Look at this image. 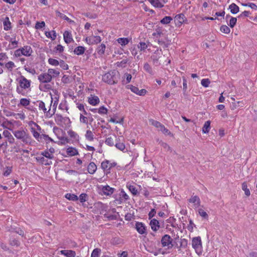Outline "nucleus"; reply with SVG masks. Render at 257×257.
I'll return each instance as SVG.
<instances>
[{"label": "nucleus", "mask_w": 257, "mask_h": 257, "mask_svg": "<svg viewBox=\"0 0 257 257\" xmlns=\"http://www.w3.org/2000/svg\"><path fill=\"white\" fill-rule=\"evenodd\" d=\"M119 78V72L116 70H111L102 76V80L110 85L117 83Z\"/></svg>", "instance_id": "1"}, {"label": "nucleus", "mask_w": 257, "mask_h": 257, "mask_svg": "<svg viewBox=\"0 0 257 257\" xmlns=\"http://www.w3.org/2000/svg\"><path fill=\"white\" fill-rule=\"evenodd\" d=\"M19 85L17 86L16 90L19 94H24L23 90L30 88L31 81L27 79L24 76H21L17 79Z\"/></svg>", "instance_id": "2"}, {"label": "nucleus", "mask_w": 257, "mask_h": 257, "mask_svg": "<svg viewBox=\"0 0 257 257\" xmlns=\"http://www.w3.org/2000/svg\"><path fill=\"white\" fill-rule=\"evenodd\" d=\"M52 102L53 98L51 97V103L47 107H46L45 103L41 100H37L36 103L40 110H42L44 113L46 114L47 117H51L55 113L54 111H51V107Z\"/></svg>", "instance_id": "3"}, {"label": "nucleus", "mask_w": 257, "mask_h": 257, "mask_svg": "<svg viewBox=\"0 0 257 257\" xmlns=\"http://www.w3.org/2000/svg\"><path fill=\"white\" fill-rule=\"evenodd\" d=\"M85 43L89 45L99 44L102 41L101 38L99 36H90L86 37L84 40Z\"/></svg>", "instance_id": "4"}, {"label": "nucleus", "mask_w": 257, "mask_h": 257, "mask_svg": "<svg viewBox=\"0 0 257 257\" xmlns=\"http://www.w3.org/2000/svg\"><path fill=\"white\" fill-rule=\"evenodd\" d=\"M152 124L156 127L158 128L159 131L162 132L165 135H172L171 132L160 122L156 120H153Z\"/></svg>", "instance_id": "5"}, {"label": "nucleus", "mask_w": 257, "mask_h": 257, "mask_svg": "<svg viewBox=\"0 0 257 257\" xmlns=\"http://www.w3.org/2000/svg\"><path fill=\"white\" fill-rule=\"evenodd\" d=\"M172 239L169 235H164L161 239V243L163 247H167L168 249L171 248L173 246Z\"/></svg>", "instance_id": "6"}, {"label": "nucleus", "mask_w": 257, "mask_h": 257, "mask_svg": "<svg viewBox=\"0 0 257 257\" xmlns=\"http://www.w3.org/2000/svg\"><path fill=\"white\" fill-rule=\"evenodd\" d=\"M192 247L196 250L202 247V242L200 236L193 237L192 240Z\"/></svg>", "instance_id": "7"}, {"label": "nucleus", "mask_w": 257, "mask_h": 257, "mask_svg": "<svg viewBox=\"0 0 257 257\" xmlns=\"http://www.w3.org/2000/svg\"><path fill=\"white\" fill-rule=\"evenodd\" d=\"M186 20L185 16L183 14L177 15L175 17V25L177 27H180Z\"/></svg>", "instance_id": "8"}, {"label": "nucleus", "mask_w": 257, "mask_h": 257, "mask_svg": "<svg viewBox=\"0 0 257 257\" xmlns=\"http://www.w3.org/2000/svg\"><path fill=\"white\" fill-rule=\"evenodd\" d=\"M113 167L112 164L110 163L108 160H105L101 163V167L104 172H106V174H107L109 173V170Z\"/></svg>", "instance_id": "9"}, {"label": "nucleus", "mask_w": 257, "mask_h": 257, "mask_svg": "<svg viewBox=\"0 0 257 257\" xmlns=\"http://www.w3.org/2000/svg\"><path fill=\"white\" fill-rule=\"evenodd\" d=\"M136 229L141 234H146V227L142 222H137L136 223Z\"/></svg>", "instance_id": "10"}, {"label": "nucleus", "mask_w": 257, "mask_h": 257, "mask_svg": "<svg viewBox=\"0 0 257 257\" xmlns=\"http://www.w3.org/2000/svg\"><path fill=\"white\" fill-rule=\"evenodd\" d=\"M38 79L40 82H49L51 81V77L50 76L48 73H44L40 74L38 76Z\"/></svg>", "instance_id": "11"}, {"label": "nucleus", "mask_w": 257, "mask_h": 257, "mask_svg": "<svg viewBox=\"0 0 257 257\" xmlns=\"http://www.w3.org/2000/svg\"><path fill=\"white\" fill-rule=\"evenodd\" d=\"M188 201L193 203L195 208H197L200 205V199L199 197L196 195H192L188 200Z\"/></svg>", "instance_id": "12"}, {"label": "nucleus", "mask_w": 257, "mask_h": 257, "mask_svg": "<svg viewBox=\"0 0 257 257\" xmlns=\"http://www.w3.org/2000/svg\"><path fill=\"white\" fill-rule=\"evenodd\" d=\"M63 38L65 42L67 44H70L73 41L72 34L69 31H66L64 32Z\"/></svg>", "instance_id": "13"}, {"label": "nucleus", "mask_w": 257, "mask_h": 257, "mask_svg": "<svg viewBox=\"0 0 257 257\" xmlns=\"http://www.w3.org/2000/svg\"><path fill=\"white\" fill-rule=\"evenodd\" d=\"M21 49L23 52V55L25 56H30L33 52L32 49L30 46H25Z\"/></svg>", "instance_id": "14"}, {"label": "nucleus", "mask_w": 257, "mask_h": 257, "mask_svg": "<svg viewBox=\"0 0 257 257\" xmlns=\"http://www.w3.org/2000/svg\"><path fill=\"white\" fill-rule=\"evenodd\" d=\"M20 140L25 144L30 145L32 143V139L30 135L26 133L22 137Z\"/></svg>", "instance_id": "15"}, {"label": "nucleus", "mask_w": 257, "mask_h": 257, "mask_svg": "<svg viewBox=\"0 0 257 257\" xmlns=\"http://www.w3.org/2000/svg\"><path fill=\"white\" fill-rule=\"evenodd\" d=\"M101 191L104 195H110L113 193L114 189L108 185H106L102 187Z\"/></svg>", "instance_id": "16"}, {"label": "nucleus", "mask_w": 257, "mask_h": 257, "mask_svg": "<svg viewBox=\"0 0 257 257\" xmlns=\"http://www.w3.org/2000/svg\"><path fill=\"white\" fill-rule=\"evenodd\" d=\"M8 60V57L7 55L5 53H0V64H4V63H6V64H14V63L12 61L7 62Z\"/></svg>", "instance_id": "17"}, {"label": "nucleus", "mask_w": 257, "mask_h": 257, "mask_svg": "<svg viewBox=\"0 0 257 257\" xmlns=\"http://www.w3.org/2000/svg\"><path fill=\"white\" fill-rule=\"evenodd\" d=\"M150 225H151L152 229L156 231L160 227L159 222L156 219H153L151 220Z\"/></svg>", "instance_id": "18"}, {"label": "nucleus", "mask_w": 257, "mask_h": 257, "mask_svg": "<svg viewBox=\"0 0 257 257\" xmlns=\"http://www.w3.org/2000/svg\"><path fill=\"white\" fill-rule=\"evenodd\" d=\"M115 138H116V143L114 144V146L117 149L123 151L125 149V147L123 143L120 142V137L117 138L115 136Z\"/></svg>", "instance_id": "19"}, {"label": "nucleus", "mask_w": 257, "mask_h": 257, "mask_svg": "<svg viewBox=\"0 0 257 257\" xmlns=\"http://www.w3.org/2000/svg\"><path fill=\"white\" fill-rule=\"evenodd\" d=\"M97 170V166L94 162H90L87 167V171L90 174L95 173Z\"/></svg>", "instance_id": "20"}, {"label": "nucleus", "mask_w": 257, "mask_h": 257, "mask_svg": "<svg viewBox=\"0 0 257 257\" xmlns=\"http://www.w3.org/2000/svg\"><path fill=\"white\" fill-rule=\"evenodd\" d=\"M60 253L67 257H75L76 255L75 252L72 250H62Z\"/></svg>", "instance_id": "21"}, {"label": "nucleus", "mask_w": 257, "mask_h": 257, "mask_svg": "<svg viewBox=\"0 0 257 257\" xmlns=\"http://www.w3.org/2000/svg\"><path fill=\"white\" fill-rule=\"evenodd\" d=\"M51 85L47 82H41L39 88L42 91H47L51 89Z\"/></svg>", "instance_id": "22"}, {"label": "nucleus", "mask_w": 257, "mask_h": 257, "mask_svg": "<svg viewBox=\"0 0 257 257\" xmlns=\"http://www.w3.org/2000/svg\"><path fill=\"white\" fill-rule=\"evenodd\" d=\"M48 73L52 79V78L57 77L59 75L60 71L58 69H49Z\"/></svg>", "instance_id": "23"}, {"label": "nucleus", "mask_w": 257, "mask_h": 257, "mask_svg": "<svg viewBox=\"0 0 257 257\" xmlns=\"http://www.w3.org/2000/svg\"><path fill=\"white\" fill-rule=\"evenodd\" d=\"M228 9L232 14H236L239 11V7L234 3L230 4Z\"/></svg>", "instance_id": "24"}, {"label": "nucleus", "mask_w": 257, "mask_h": 257, "mask_svg": "<svg viewBox=\"0 0 257 257\" xmlns=\"http://www.w3.org/2000/svg\"><path fill=\"white\" fill-rule=\"evenodd\" d=\"M4 29L5 31H9L11 29V23L10 21L9 18L6 17L3 22Z\"/></svg>", "instance_id": "25"}, {"label": "nucleus", "mask_w": 257, "mask_h": 257, "mask_svg": "<svg viewBox=\"0 0 257 257\" xmlns=\"http://www.w3.org/2000/svg\"><path fill=\"white\" fill-rule=\"evenodd\" d=\"M131 40V38H119L116 41L121 46H123L127 45Z\"/></svg>", "instance_id": "26"}, {"label": "nucleus", "mask_w": 257, "mask_h": 257, "mask_svg": "<svg viewBox=\"0 0 257 257\" xmlns=\"http://www.w3.org/2000/svg\"><path fill=\"white\" fill-rule=\"evenodd\" d=\"M99 99L97 96H92L88 98V102L92 105H96L99 103Z\"/></svg>", "instance_id": "27"}, {"label": "nucleus", "mask_w": 257, "mask_h": 257, "mask_svg": "<svg viewBox=\"0 0 257 257\" xmlns=\"http://www.w3.org/2000/svg\"><path fill=\"white\" fill-rule=\"evenodd\" d=\"M148 1L154 7L156 8H162L164 6V4L159 0H148Z\"/></svg>", "instance_id": "28"}, {"label": "nucleus", "mask_w": 257, "mask_h": 257, "mask_svg": "<svg viewBox=\"0 0 257 257\" xmlns=\"http://www.w3.org/2000/svg\"><path fill=\"white\" fill-rule=\"evenodd\" d=\"M45 34L47 38L51 39L52 40H55L57 37V33L54 30L45 32Z\"/></svg>", "instance_id": "29"}, {"label": "nucleus", "mask_w": 257, "mask_h": 257, "mask_svg": "<svg viewBox=\"0 0 257 257\" xmlns=\"http://www.w3.org/2000/svg\"><path fill=\"white\" fill-rule=\"evenodd\" d=\"M26 133L24 130H17L13 132L14 136L18 140H20Z\"/></svg>", "instance_id": "30"}, {"label": "nucleus", "mask_w": 257, "mask_h": 257, "mask_svg": "<svg viewBox=\"0 0 257 257\" xmlns=\"http://www.w3.org/2000/svg\"><path fill=\"white\" fill-rule=\"evenodd\" d=\"M85 51V47L83 46H78L74 50V53L77 55H82Z\"/></svg>", "instance_id": "31"}, {"label": "nucleus", "mask_w": 257, "mask_h": 257, "mask_svg": "<svg viewBox=\"0 0 257 257\" xmlns=\"http://www.w3.org/2000/svg\"><path fill=\"white\" fill-rule=\"evenodd\" d=\"M67 154L70 156H73L78 154L77 150L72 147H69L67 149Z\"/></svg>", "instance_id": "32"}, {"label": "nucleus", "mask_w": 257, "mask_h": 257, "mask_svg": "<svg viewBox=\"0 0 257 257\" xmlns=\"http://www.w3.org/2000/svg\"><path fill=\"white\" fill-rule=\"evenodd\" d=\"M210 121H206L202 127V132L204 134L208 133L209 132L210 128Z\"/></svg>", "instance_id": "33"}, {"label": "nucleus", "mask_w": 257, "mask_h": 257, "mask_svg": "<svg viewBox=\"0 0 257 257\" xmlns=\"http://www.w3.org/2000/svg\"><path fill=\"white\" fill-rule=\"evenodd\" d=\"M106 46L104 44H101L97 48V53L100 55H103L105 53Z\"/></svg>", "instance_id": "34"}, {"label": "nucleus", "mask_w": 257, "mask_h": 257, "mask_svg": "<svg viewBox=\"0 0 257 257\" xmlns=\"http://www.w3.org/2000/svg\"><path fill=\"white\" fill-rule=\"evenodd\" d=\"M31 132L32 134H33V137L38 141H40L42 138H41V135H40V134L37 132L36 130L34 127L31 128Z\"/></svg>", "instance_id": "35"}, {"label": "nucleus", "mask_w": 257, "mask_h": 257, "mask_svg": "<svg viewBox=\"0 0 257 257\" xmlns=\"http://www.w3.org/2000/svg\"><path fill=\"white\" fill-rule=\"evenodd\" d=\"M163 34V29L161 27H157L155 32L153 33V36L158 37Z\"/></svg>", "instance_id": "36"}, {"label": "nucleus", "mask_w": 257, "mask_h": 257, "mask_svg": "<svg viewBox=\"0 0 257 257\" xmlns=\"http://www.w3.org/2000/svg\"><path fill=\"white\" fill-rule=\"evenodd\" d=\"M36 160L45 165H50L52 163L51 161H49L48 160H46L44 157H37Z\"/></svg>", "instance_id": "37"}, {"label": "nucleus", "mask_w": 257, "mask_h": 257, "mask_svg": "<svg viewBox=\"0 0 257 257\" xmlns=\"http://www.w3.org/2000/svg\"><path fill=\"white\" fill-rule=\"evenodd\" d=\"M85 138L89 141H92L94 140V135L90 130H87L85 135Z\"/></svg>", "instance_id": "38"}, {"label": "nucleus", "mask_w": 257, "mask_h": 257, "mask_svg": "<svg viewBox=\"0 0 257 257\" xmlns=\"http://www.w3.org/2000/svg\"><path fill=\"white\" fill-rule=\"evenodd\" d=\"M172 20L173 19L171 17L165 16L160 21V23L164 25L169 24V23H170L171 21H172Z\"/></svg>", "instance_id": "39"}, {"label": "nucleus", "mask_w": 257, "mask_h": 257, "mask_svg": "<svg viewBox=\"0 0 257 257\" xmlns=\"http://www.w3.org/2000/svg\"><path fill=\"white\" fill-rule=\"evenodd\" d=\"M30 100L27 98H22L20 99L18 106L22 105L23 106H27L30 104Z\"/></svg>", "instance_id": "40"}, {"label": "nucleus", "mask_w": 257, "mask_h": 257, "mask_svg": "<svg viewBox=\"0 0 257 257\" xmlns=\"http://www.w3.org/2000/svg\"><path fill=\"white\" fill-rule=\"evenodd\" d=\"M65 197L67 199L72 201H77L78 199V197L77 195L71 193H67L65 195Z\"/></svg>", "instance_id": "41"}, {"label": "nucleus", "mask_w": 257, "mask_h": 257, "mask_svg": "<svg viewBox=\"0 0 257 257\" xmlns=\"http://www.w3.org/2000/svg\"><path fill=\"white\" fill-rule=\"evenodd\" d=\"M65 118L63 117L61 115L56 114L55 117V121L57 124L61 125V123L65 120Z\"/></svg>", "instance_id": "42"}, {"label": "nucleus", "mask_w": 257, "mask_h": 257, "mask_svg": "<svg viewBox=\"0 0 257 257\" xmlns=\"http://www.w3.org/2000/svg\"><path fill=\"white\" fill-rule=\"evenodd\" d=\"M127 187L130 191V192L134 195H136L138 194L139 192L136 187L134 185H127Z\"/></svg>", "instance_id": "43"}, {"label": "nucleus", "mask_w": 257, "mask_h": 257, "mask_svg": "<svg viewBox=\"0 0 257 257\" xmlns=\"http://www.w3.org/2000/svg\"><path fill=\"white\" fill-rule=\"evenodd\" d=\"M242 189L244 191V193L246 196H249L250 195V191L247 188V186L246 182H243L242 184Z\"/></svg>", "instance_id": "44"}, {"label": "nucleus", "mask_w": 257, "mask_h": 257, "mask_svg": "<svg viewBox=\"0 0 257 257\" xmlns=\"http://www.w3.org/2000/svg\"><path fill=\"white\" fill-rule=\"evenodd\" d=\"M220 30L222 33L229 34L230 32V28L226 25H222L220 27Z\"/></svg>", "instance_id": "45"}, {"label": "nucleus", "mask_w": 257, "mask_h": 257, "mask_svg": "<svg viewBox=\"0 0 257 257\" xmlns=\"http://www.w3.org/2000/svg\"><path fill=\"white\" fill-rule=\"evenodd\" d=\"M100 252L101 249L98 248H96L92 251L91 257H99Z\"/></svg>", "instance_id": "46"}, {"label": "nucleus", "mask_w": 257, "mask_h": 257, "mask_svg": "<svg viewBox=\"0 0 257 257\" xmlns=\"http://www.w3.org/2000/svg\"><path fill=\"white\" fill-rule=\"evenodd\" d=\"M241 5L243 7H248L254 10H257V6L252 3H248L246 4H241Z\"/></svg>", "instance_id": "47"}, {"label": "nucleus", "mask_w": 257, "mask_h": 257, "mask_svg": "<svg viewBox=\"0 0 257 257\" xmlns=\"http://www.w3.org/2000/svg\"><path fill=\"white\" fill-rule=\"evenodd\" d=\"M45 26V23L44 21L38 22L36 23L35 28L37 30L41 29Z\"/></svg>", "instance_id": "48"}, {"label": "nucleus", "mask_w": 257, "mask_h": 257, "mask_svg": "<svg viewBox=\"0 0 257 257\" xmlns=\"http://www.w3.org/2000/svg\"><path fill=\"white\" fill-rule=\"evenodd\" d=\"M41 155L44 157H46L48 159H52L54 158V156L52 154H50L48 151H44L41 153Z\"/></svg>", "instance_id": "49"}, {"label": "nucleus", "mask_w": 257, "mask_h": 257, "mask_svg": "<svg viewBox=\"0 0 257 257\" xmlns=\"http://www.w3.org/2000/svg\"><path fill=\"white\" fill-rule=\"evenodd\" d=\"M138 47L141 51H144L147 48L148 45L145 42H140L138 44Z\"/></svg>", "instance_id": "50"}, {"label": "nucleus", "mask_w": 257, "mask_h": 257, "mask_svg": "<svg viewBox=\"0 0 257 257\" xmlns=\"http://www.w3.org/2000/svg\"><path fill=\"white\" fill-rule=\"evenodd\" d=\"M88 121V118L87 116H85L82 113H80V121L82 123L87 124Z\"/></svg>", "instance_id": "51"}, {"label": "nucleus", "mask_w": 257, "mask_h": 257, "mask_svg": "<svg viewBox=\"0 0 257 257\" xmlns=\"http://www.w3.org/2000/svg\"><path fill=\"white\" fill-rule=\"evenodd\" d=\"M105 143L106 145H107L108 146H109L110 147H112L114 145V143L113 142V139L111 137L107 138L106 139Z\"/></svg>", "instance_id": "52"}, {"label": "nucleus", "mask_w": 257, "mask_h": 257, "mask_svg": "<svg viewBox=\"0 0 257 257\" xmlns=\"http://www.w3.org/2000/svg\"><path fill=\"white\" fill-rule=\"evenodd\" d=\"M236 22H237V19L236 18L231 17L230 21H229V26L231 28H233L235 26V25H236Z\"/></svg>", "instance_id": "53"}, {"label": "nucleus", "mask_w": 257, "mask_h": 257, "mask_svg": "<svg viewBox=\"0 0 257 257\" xmlns=\"http://www.w3.org/2000/svg\"><path fill=\"white\" fill-rule=\"evenodd\" d=\"M97 112L100 114H105L107 113V109L104 106H102L99 107V108L98 109Z\"/></svg>", "instance_id": "54"}, {"label": "nucleus", "mask_w": 257, "mask_h": 257, "mask_svg": "<svg viewBox=\"0 0 257 257\" xmlns=\"http://www.w3.org/2000/svg\"><path fill=\"white\" fill-rule=\"evenodd\" d=\"M188 245V240L185 238L181 239L180 247L185 248Z\"/></svg>", "instance_id": "55"}, {"label": "nucleus", "mask_w": 257, "mask_h": 257, "mask_svg": "<svg viewBox=\"0 0 257 257\" xmlns=\"http://www.w3.org/2000/svg\"><path fill=\"white\" fill-rule=\"evenodd\" d=\"M198 213L199 215L204 218H207L208 217L207 213L202 209L198 210Z\"/></svg>", "instance_id": "56"}, {"label": "nucleus", "mask_w": 257, "mask_h": 257, "mask_svg": "<svg viewBox=\"0 0 257 257\" xmlns=\"http://www.w3.org/2000/svg\"><path fill=\"white\" fill-rule=\"evenodd\" d=\"M58 16H60L61 18H62L63 19L67 21V22L69 23L73 22V21L71 20L70 19H69L67 16H66L64 14H63L60 12H58Z\"/></svg>", "instance_id": "57"}, {"label": "nucleus", "mask_w": 257, "mask_h": 257, "mask_svg": "<svg viewBox=\"0 0 257 257\" xmlns=\"http://www.w3.org/2000/svg\"><path fill=\"white\" fill-rule=\"evenodd\" d=\"M127 88L128 89H130L132 92L136 94H137L139 90V88L137 87L133 86L132 85H128L127 86Z\"/></svg>", "instance_id": "58"}, {"label": "nucleus", "mask_w": 257, "mask_h": 257, "mask_svg": "<svg viewBox=\"0 0 257 257\" xmlns=\"http://www.w3.org/2000/svg\"><path fill=\"white\" fill-rule=\"evenodd\" d=\"M210 82L208 79H203L201 80V83L203 86L207 87L209 86Z\"/></svg>", "instance_id": "59"}, {"label": "nucleus", "mask_w": 257, "mask_h": 257, "mask_svg": "<svg viewBox=\"0 0 257 257\" xmlns=\"http://www.w3.org/2000/svg\"><path fill=\"white\" fill-rule=\"evenodd\" d=\"M3 135L6 137V138H7L8 139H10V138H11L12 140H14V138H13V137L12 136L11 134L10 133V132L7 130H5L3 132Z\"/></svg>", "instance_id": "60"}, {"label": "nucleus", "mask_w": 257, "mask_h": 257, "mask_svg": "<svg viewBox=\"0 0 257 257\" xmlns=\"http://www.w3.org/2000/svg\"><path fill=\"white\" fill-rule=\"evenodd\" d=\"M41 138L44 139L46 141H49L51 142H55L54 140L47 135L42 134L41 136Z\"/></svg>", "instance_id": "61"}, {"label": "nucleus", "mask_w": 257, "mask_h": 257, "mask_svg": "<svg viewBox=\"0 0 257 257\" xmlns=\"http://www.w3.org/2000/svg\"><path fill=\"white\" fill-rule=\"evenodd\" d=\"M144 68L146 71H147L150 74H153V72L151 67V65H144Z\"/></svg>", "instance_id": "62"}, {"label": "nucleus", "mask_w": 257, "mask_h": 257, "mask_svg": "<svg viewBox=\"0 0 257 257\" xmlns=\"http://www.w3.org/2000/svg\"><path fill=\"white\" fill-rule=\"evenodd\" d=\"M120 196L124 199L125 200H127L129 199L128 196L126 194L123 190H121Z\"/></svg>", "instance_id": "63"}, {"label": "nucleus", "mask_w": 257, "mask_h": 257, "mask_svg": "<svg viewBox=\"0 0 257 257\" xmlns=\"http://www.w3.org/2000/svg\"><path fill=\"white\" fill-rule=\"evenodd\" d=\"M160 144L161 146L163 147L164 149L167 150L168 151H171V148L170 146L166 143L161 142H160Z\"/></svg>", "instance_id": "64"}]
</instances>
